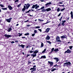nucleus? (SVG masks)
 I'll return each instance as SVG.
<instances>
[{"label":"nucleus","instance_id":"f257e3e1","mask_svg":"<svg viewBox=\"0 0 73 73\" xmlns=\"http://www.w3.org/2000/svg\"><path fill=\"white\" fill-rule=\"evenodd\" d=\"M38 52V50H33V51H32V53H33V54H32L31 56V57H33V58H34L35 57H36V56L37 54V53Z\"/></svg>","mask_w":73,"mask_h":73},{"label":"nucleus","instance_id":"f03ea898","mask_svg":"<svg viewBox=\"0 0 73 73\" xmlns=\"http://www.w3.org/2000/svg\"><path fill=\"white\" fill-rule=\"evenodd\" d=\"M64 65H65L66 66H67V67H68L70 65H71V63L70 62H66V63H64Z\"/></svg>","mask_w":73,"mask_h":73},{"label":"nucleus","instance_id":"7ed1b4c3","mask_svg":"<svg viewBox=\"0 0 73 73\" xmlns=\"http://www.w3.org/2000/svg\"><path fill=\"white\" fill-rule=\"evenodd\" d=\"M72 53V51L70 50L69 49H68L67 50L65 51L64 53V54H66V53Z\"/></svg>","mask_w":73,"mask_h":73},{"label":"nucleus","instance_id":"20e7f679","mask_svg":"<svg viewBox=\"0 0 73 73\" xmlns=\"http://www.w3.org/2000/svg\"><path fill=\"white\" fill-rule=\"evenodd\" d=\"M25 5L26 6L27 9H28L29 8V7L31 6V5L29 4V3H27V4H25Z\"/></svg>","mask_w":73,"mask_h":73},{"label":"nucleus","instance_id":"39448f33","mask_svg":"<svg viewBox=\"0 0 73 73\" xmlns=\"http://www.w3.org/2000/svg\"><path fill=\"white\" fill-rule=\"evenodd\" d=\"M65 31H73V30L71 28H69L68 29H66V28H64Z\"/></svg>","mask_w":73,"mask_h":73},{"label":"nucleus","instance_id":"423d86ee","mask_svg":"<svg viewBox=\"0 0 73 73\" xmlns=\"http://www.w3.org/2000/svg\"><path fill=\"white\" fill-rule=\"evenodd\" d=\"M60 37L58 36H57L56 38V40H57V42H61V41L60 40Z\"/></svg>","mask_w":73,"mask_h":73},{"label":"nucleus","instance_id":"0eeeda50","mask_svg":"<svg viewBox=\"0 0 73 73\" xmlns=\"http://www.w3.org/2000/svg\"><path fill=\"white\" fill-rule=\"evenodd\" d=\"M4 36L5 37H7V38H8L9 37H11V35H7V34H5Z\"/></svg>","mask_w":73,"mask_h":73},{"label":"nucleus","instance_id":"6e6552de","mask_svg":"<svg viewBox=\"0 0 73 73\" xmlns=\"http://www.w3.org/2000/svg\"><path fill=\"white\" fill-rule=\"evenodd\" d=\"M48 64H50V67H52V66L53 65V62L48 61Z\"/></svg>","mask_w":73,"mask_h":73},{"label":"nucleus","instance_id":"1a4fd4ad","mask_svg":"<svg viewBox=\"0 0 73 73\" xmlns=\"http://www.w3.org/2000/svg\"><path fill=\"white\" fill-rule=\"evenodd\" d=\"M66 22V21H62V22H61L62 23L61 24L62 26H64L65 25V23Z\"/></svg>","mask_w":73,"mask_h":73},{"label":"nucleus","instance_id":"9d476101","mask_svg":"<svg viewBox=\"0 0 73 73\" xmlns=\"http://www.w3.org/2000/svg\"><path fill=\"white\" fill-rule=\"evenodd\" d=\"M12 19V18H9V19H6V21H7V22H8V23H10L11 22V19Z\"/></svg>","mask_w":73,"mask_h":73},{"label":"nucleus","instance_id":"9b49d317","mask_svg":"<svg viewBox=\"0 0 73 73\" xmlns=\"http://www.w3.org/2000/svg\"><path fill=\"white\" fill-rule=\"evenodd\" d=\"M8 7L9 9V10H10V11H11V10L13 9V8L11 7V6L10 5H8Z\"/></svg>","mask_w":73,"mask_h":73},{"label":"nucleus","instance_id":"f8f14e48","mask_svg":"<svg viewBox=\"0 0 73 73\" xmlns=\"http://www.w3.org/2000/svg\"><path fill=\"white\" fill-rule=\"evenodd\" d=\"M49 30H50V28H47L46 31H45V32L46 33H48L49 32Z\"/></svg>","mask_w":73,"mask_h":73},{"label":"nucleus","instance_id":"ddd939ff","mask_svg":"<svg viewBox=\"0 0 73 73\" xmlns=\"http://www.w3.org/2000/svg\"><path fill=\"white\" fill-rule=\"evenodd\" d=\"M32 11V12H34L35 11V10L33 9H31V10L30 9L28 11H27L26 12V13H29V12L31 11Z\"/></svg>","mask_w":73,"mask_h":73},{"label":"nucleus","instance_id":"4468645a","mask_svg":"<svg viewBox=\"0 0 73 73\" xmlns=\"http://www.w3.org/2000/svg\"><path fill=\"white\" fill-rule=\"evenodd\" d=\"M46 39V40H49L50 38V36H49V35H47L46 37L45 38Z\"/></svg>","mask_w":73,"mask_h":73},{"label":"nucleus","instance_id":"2eb2a0df","mask_svg":"<svg viewBox=\"0 0 73 73\" xmlns=\"http://www.w3.org/2000/svg\"><path fill=\"white\" fill-rule=\"evenodd\" d=\"M54 60H56V63L58 61H59V59L57 58H54Z\"/></svg>","mask_w":73,"mask_h":73},{"label":"nucleus","instance_id":"dca6fc26","mask_svg":"<svg viewBox=\"0 0 73 73\" xmlns=\"http://www.w3.org/2000/svg\"><path fill=\"white\" fill-rule=\"evenodd\" d=\"M42 58H46V56L45 55L42 56L40 58V59H42Z\"/></svg>","mask_w":73,"mask_h":73},{"label":"nucleus","instance_id":"f3484780","mask_svg":"<svg viewBox=\"0 0 73 73\" xmlns=\"http://www.w3.org/2000/svg\"><path fill=\"white\" fill-rule=\"evenodd\" d=\"M33 5V6L32 7V9H34V8H35L36 6L38 5L37 4H36L34 5Z\"/></svg>","mask_w":73,"mask_h":73},{"label":"nucleus","instance_id":"a211bd4d","mask_svg":"<svg viewBox=\"0 0 73 73\" xmlns=\"http://www.w3.org/2000/svg\"><path fill=\"white\" fill-rule=\"evenodd\" d=\"M70 15H71V17L72 19H73V12L71 11L70 13Z\"/></svg>","mask_w":73,"mask_h":73},{"label":"nucleus","instance_id":"6ab92c4d","mask_svg":"<svg viewBox=\"0 0 73 73\" xmlns=\"http://www.w3.org/2000/svg\"><path fill=\"white\" fill-rule=\"evenodd\" d=\"M52 4V3L51 2H50L48 3H47L46 4H45L46 6L47 5H50V4Z\"/></svg>","mask_w":73,"mask_h":73},{"label":"nucleus","instance_id":"aec40b11","mask_svg":"<svg viewBox=\"0 0 73 73\" xmlns=\"http://www.w3.org/2000/svg\"><path fill=\"white\" fill-rule=\"evenodd\" d=\"M50 11H51V9H50V8H48L46 9V11H47V12H48Z\"/></svg>","mask_w":73,"mask_h":73},{"label":"nucleus","instance_id":"412c9836","mask_svg":"<svg viewBox=\"0 0 73 73\" xmlns=\"http://www.w3.org/2000/svg\"><path fill=\"white\" fill-rule=\"evenodd\" d=\"M66 37L64 36V35L60 36V38H66Z\"/></svg>","mask_w":73,"mask_h":73},{"label":"nucleus","instance_id":"4be33fe9","mask_svg":"<svg viewBox=\"0 0 73 73\" xmlns=\"http://www.w3.org/2000/svg\"><path fill=\"white\" fill-rule=\"evenodd\" d=\"M46 9H44L42 10V12H46Z\"/></svg>","mask_w":73,"mask_h":73},{"label":"nucleus","instance_id":"5701e85b","mask_svg":"<svg viewBox=\"0 0 73 73\" xmlns=\"http://www.w3.org/2000/svg\"><path fill=\"white\" fill-rule=\"evenodd\" d=\"M11 30H12V28H10L8 29V32H11Z\"/></svg>","mask_w":73,"mask_h":73},{"label":"nucleus","instance_id":"b1692460","mask_svg":"<svg viewBox=\"0 0 73 73\" xmlns=\"http://www.w3.org/2000/svg\"><path fill=\"white\" fill-rule=\"evenodd\" d=\"M54 52H56V51H58V48L55 49L54 50Z\"/></svg>","mask_w":73,"mask_h":73},{"label":"nucleus","instance_id":"393cba45","mask_svg":"<svg viewBox=\"0 0 73 73\" xmlns=\"http://www.w3.org/2000/svg\"><path fill=\"white\" fill-rule=\"evenodd\" d=\"M24 46H25V45H24L23 44H21V47L22 48H24Z\"/></svg>","mask_w":73,"mask_h":73},{"label":"nucleus","instance_id":"a878e982","mask_svg":"<svg viewBox=\"0 0 73 73\" xmlns=\"http://www.w3.org/2000/svg\"><path fill=\"white\" fill-rule=\"evenodd\" d=\"M56 68H53L51 70V72H54V70H56Z\"/></svg>","mask_w":73,"mask_h":73},{"label":"nucleus","instance_id":"bb28decb","mask_svg":"<svg viewBox=\"0 0 73 73\" xmlns=\"http://www.w3.org/2000/svg\"><path fill=\"white\" fill-rule=\"evenodd\" d=\"M36 68L34 69L33 70H32L31 71V73H33V72H34V71H36Z\"/></svg>","mask_w":73,"mask_h":73},{"label":"nucleus","instance_id":"cd10ccee","mask_svg":"<svg viewBox=\"0 0 73 73\" xmlns=\"http://www.w3.org/2000/svg\"><path fill=\"white\" fill-rule=\"evenodd\" d=\"M39 6H35V9H37L38 8H39Z\"/></svg>","mask_w":73,"mask_h":73},{"label":"nucleus","instance_id":"c85d7f7f","mask_svg":"<svg viewBox=\"0 0 73 73\" xmlns=\"http://www.w3.org/2000/svg\"><path fill=\"white\" fill-rule=\"evenodd\" d=\"M44 46V44L42 42H41V47L42 48V47H43Z\"/></svg>","mask_w":73,"mask_h":73},{"label":"nucleus","instance_id":"c756f323","mask_svg":"<svg viewBox=\"0 0 73 73\" xmlns=\"http://www.w3.org/2000/svg\"><path fill=\"white\" fill-rule=\"evenodd\" d=\"M21 3L19 4V5H17V7H18V8H19V7H20V6H21Z\"/></svg>","mask_w":73,"mask_h":73},{"label":"nucleus","instance_id":"7c9ffc66","mask_svg":"<svg viewBox=\"0 0 73 73\" xmlns=\"http://www.w3.org/2000/svg\"><path fill=\"white\" fill-rule=\"evenodd\" d=\"M65 9V8L64 9H62L60 10V11L61 12H63Z\"/></svg>","mask_w":73,"mask_h":73},{"label":"nucleus","instance_id":"2f4dec72","mask_svg":"<svg viewBox=\"0 0 73 73\" xmlns=\"http://www.w3.org/2000/svg\"><path fill=\"white\" fill-rule=\"evenodd\" d=\"M46 42H48V43H49L50 44H52V42L50 41H48L47 40H46Z\"/></svg>","mask_w":73,"mask_h":73},{"label":"nucleus","instance_id":"473e14b6","mask_svg":"<svg viewBox=\"0 0 73 73\" xmlns=\"http://www.w3.org/2000/svg\"><path fill=\"white\" fill-rule=\"evenodd\" d=\"M2 9L3 10H7V8H2Z\"/></svg>","mask_w":73,"mask_h":73},{"label":"nucleus","instance_id":"72a5a7b5","mask_svg":"<svg viewBox=\"0 0 73 73\" xmlns=\"http://www.w3.org/2000/svg\"><path fill=\"white\" fill-rule=\"evenodd\" d=\"M29 33H26L24 35L25 36H27L28 35V36H29Z\"/></svg>","mask_w":73,"mask_h":73},{"label":"nucleus","instance_id":"f704fd0d","mask_svg":"<svg viewBox=\"0 0 73 73\" xmlns=\"http://www.w3.org/2000/svg\"><path fill=\"white\" fill-rule=\"evenodd\" d=\"M57 11L58 12H60V8H58L57 9Z\"/></svg>","mask_w":73,"mask_h":73},{"label":"nucleus","instance_id":"c9c22d12","mask_svg":"<svg viewBox=\"0 0 73 73\" xmlns=\"http://www.w3.org/2000/svg\"><path fill=\"white\" fill-rule=\"evenodd\" d=\"M19 35V37H20V36H22V33H18Z\"/></svg>","mask_w":73,"mask_h":73},{"label":"nucleus","instance_id":"e433bc0d","mask_svg":"<svg viewBox=\"0 0 73 73\" xmlns=\"http://www.w3.org/2000/svg\"><path fill=\"white\" fill-rule=\"evenodd\" d=\"M69 48L70 49H72V48H73V46H69Z\"/></svg>","mask_w":73,"mask_h":73},{"label":"nucleus","instance_id":"4c0bfd02","mask_svg":"<svg viewBox=\"0 0 73 73\" xmlns=\"http://www.w3.org/2000/svg\"><path fill=\"white\" fill-rule=\"evenodd\" d=\"M34 33H37V30H35L34 31Z\"/></svg>","mask_w":73,"mask_h":73},{"label":"nucleus","instance_id":"58836bf2","mask_svg":"<svg viewBox=\"0 0 73 73\" xmlns=\"http://www.w3.org/2000/svg\"><path fill=\"white\" fill-rule=\"evenodd\" d=\"M63 17V16H62L59 19V20H60V21H61V20H62V18Z\"/></svg>","mask_w":73,"mask_h":73},{"label":"nucleus","instance_id":"ea45409f","mask_svg":"<svg viewBox=\"0 0 73 73\" xmlns=\"http://www.w3.org/2000/svg\"><path fill=\"white\" fill-rule=\"evenodd\" d=\"M25 8H23L22 9V11H23V12H24L25 11Z\"/></svg>","mask_w":73,"mask_h":73},{"label":"nucleus","instance_id":"a19ab883","mask_svg":"<svg viewBox=\"0 0 73 73\" xmlns=\"http://www.w3.org/2000/svg\"><path fill=\"white\" fill-rule=\"evenodd\" d=\"M0 6L2 7H4V5H3L2 4H0Z\"/></svg>","mask_w":73,"mask_h":73},{"label":"nucleus","instance_id":"79ce46f5","mask_svg":"<svg viewBox=\"0 0 73 73\" xmlns=\"http://www.w3.org/2000/svg\"><path fill=\"white\" fill-rule=\"evenodd\" d=\"M35 69V68H31V69H30V70H33V69Z\"/></svg>","mask_w":73,"mask_h":73},{"label":"nucleus","instance_id":"37998d69","mask_svg":"<svg viewBox=\"0 0 73 73\" xmlns=\"http://www.w3.org/2000/svg\"><path fill=\"white\" fill-rule=\"evenodd\" d=\"M54 48H52V49L51 51L52 52V51H53V50H54Z\"/></svg>","mask_w":73,"mask_h":73},{"label":"nucleus","instance_id":"c03bdc74","mask_svg":"<svg viewBox=\"0 0 73 73\" xmlns=\"http://www.w3.org/2000/svg\"><path fill=\"white\" fill-rule=\"evenodd\" d=\"M44 8H45V7H42L40 9H44Z\"/></svg>","mask_w":73,"mask_h":73},{"label":"nucleus","instance_id":"a18cd8bd","mask_svg":"<svg viewBox=\"0 0 73 73\" xmlns=\"http://www.w3.org/2000/svg\"><path fill=\"white\" fill-rule=\"evenodd\" d=\"M38 21H44V20H41L40 19H38Z\"/></svg>","mask_w":73,"mask_h":73},{"label":"nucleus","instance_id":"49530a36","mask_svg":"<svg viewBox=\"0 0 73 73\" xmlns=\"http://www.w3.org/2000/svg\"><path fill=\"white\" fill-rule=\"evenodd\" d=\"M18 1H19V0H16L15 1V3H16V2H18Z\"/></svg>","mask_w":73,"mask_h":73},{"label":"nucleus","instance_id":"de8ad7c7","mask_svg":"<svg viewBox=\"0 0 73 73\" xmlns=\"http://www.w3.org/2000/svg\"><path fill=\"white\" fill-rule=\"evenodd\" d=\"M35 33H34V34H32V36H35Z\"/></svg>","mask_w":73,"mask_h":73},{"label":"nucleus","instance_id":"09e8293b","mask_svg":"<svg viewBox=\"0 0 73 73\" xmlns=\"http://www.w3.org/2000/svg\"><path fill=\"white\" fill-rule=\"evenodd\" d=\"M29 21V20H27L26 21H25V23H26L27 22H30V21Z\"/></svg>","mask_w":73,"mask_h":73},{"label":"nucleus","instance_id":"8fccbe9b","mask_svg":"<svg viewBox=\"0 0 73 73\" xmlns=\"http://www.w3.org/2000/svg\"><path fill=\"white\" fill-rule=\"evenodd\" d=\"M61 13H60L58 14V17H59V16H60L61 15Z\"/></svg>","mask_w":73,"mask_h":73},{"label":"nucleus","instance_id":"3c124183","mask_svg":"<svg viewBox=\"0 0 73 73\" xmlns=\"http://www.w3.org/2000/svg\"><path fill=\"white\" fill-rule=\"evenodd\" d=\"M38 30L39 31H40V32H41V31H42V30H41V29H38Z\"/></svg>","mask_w":73,"mask_h":73},{"label":"nucleus","instance_id":"603ef678","mask_svg":"<svg viewBox=\"0 0 73 73\" xmlns=\"http://www.w3.org/2000/svg\"><path fill=\"white\" fill-rule=\"evenodd\" d=\"M40 1H41V2H44V1H45V0H40Z\"/></svg>","mask_w":73,"mask_h":73},{"label":"nucleus","instance_id":"864d4df0","mask_svg":"<svg viewBox=\"0 0 73 73\" xmlns=\"http://www.w3.org/2000/svg\"><path fill=\"white\" fill-rule=\"evenodd\" d=\"M36 65H34V66H33V68H36Z\"/></svg>","mask_w":73,"mask_h":73},{"label":"nucleus","instance_id":"5fc2aeb1","mask_svg":"<svg viewBox=\"0 0 73 73\" xmlns=\"http://www.w3.org/2000/svg\"><path fill=\"white\" fill-rule=\"evenodd\" d=\"M9 27L10 28H12V25H11L10 24L9 25Z\"/></svg>","mask_w":73,"mask_h":73},{"label":"nucleus","instance_id":"6e6d98bb","mask_svg":"<svg viewBox=\"0 0 73 73\" xmlns=\"http://www.w3.org/2000/svg\"><path fill=\"white\" fill-rule=\"evenodd\" d=\"M11 43L12 44H13V43H15V42L14 41H13L11 42Z\"/></svg>","mask_w":73,"mask_h":73},{"label":"nucleus","instance_id":"4d7b16f0","mask_svg":"<svg viewBox=\"0 0 73 73\" xmlns=\"http://www.w3.org/2000/svg\"><path fill=\"white\" fill-rule=\"evenodd\" d=\"M52 53V51H50V52L49 53V54H51V53Z\"/></svg>","mask_w":73,"mask_h":73},{"label":"nucleus","instance_id":"13d9d810","mask_svg":"<svg viewBox=\"0 0 73 73\" xmlns=\"http://www.w3.org/2000/svg\"><path fill=\"white\" fill-rule=\"evenodd\" d=\"M29 52L30 53H32V50L30 51Z\"/></svg>","mask_w":73,"mask_h":73},{"label":"nucleus","instance_id":"bf43d9fd","mask_svg":"<svg viewBox=\"0 0 73 73\" xmlns=\"http://www.w3.org/2000/svg\"><path fill=\"white\" fill-rule=\"evenodd\" d=\"M56 68H57V69H56V70H58V66H56Z\"/></svg>","mask_w":73,"mask_h":73},{"label":"nucleus","instance_id":"052dcab7","mask_svg":"<svg viewBox=\"0 0 73 73\" xmlns=\"http://www.w3.org/2000/svg\"><path fill=\"white\" fill-rule=\"evenodd\" d=\"M59 4H62V2H59Z\"/></svg>","mask_w":73,"mask_h":73},{"label":"nucleus","instance_id":"680f3d73","mask_svg":"<svg viewBox=\"0 0 73 73\" xmlns=\"http://www.w3.org/2000/svg\"><path fill=\"white\" fill-rule=\"evenodd\" d=\"M15 42H19V41L17 40H16L15 41Z\"/></svg>","mask_w":73,"mask_h":73},{"label":"nucleus","instance_id":"e2e57ef3","mask_svg":"<svg viewBox=\"0 0 73 73\" xmlns=\"http://www.w3.org/2000/svg\"><path fill=\"white\" fill-rule=\"evenodd\" d=\"M29 56H30V54L28 55H27V56H26V57H27V58Z\"/></svg>","mask_w":73,"mask_h":73},{"label":"nucleus","instance_id":"0e129e2a","mask_svg":"<svg viewBox=\"0 0 73 73\" xmlns=\"http://www.w3.org/2000/svg\"><path fill=\"white\" fill-rule=\"evenodd\" d=\"M46 48H45L44 49V52H46Z\"/></svg>","mask_w":73,"mask_h":73},{"label":"nucleus","instance_id":"69168bd1","mask_svg":"<svg viewBox=\"0 0 73 73\" xmlns=\"http://www.w3.org/2000/svg\"><path fill=\"white\" fill-rule=\"evenodd\" d=\"M61 22L59 24L58 26H60L61 25Z\"/></svg>","mask_w":73,"mask_h":73},{"label":"nucleus","instance_id":"338daca9","mask_svg":"<svg viewBox=\"0 0 73 73\" xmlns=\"http://www.w3.org/2000/svg\"><path fill=\"white\" fill-rule=\"evenodd\" d=\"M24 8H25V9H26V7H25V5L24 6Z\"/></svg>","mask_w":73,"mask_h":73},{"label":"nucleus","instance_id":"774afa93","mask_svg":"<svg viewBox=\"0 0 73 73\" xmlns=\"http://www.w3.org/2000/svg\"><path fill=\"white\" fill-rule=\"evenodd\" d=\"M61 62H58V64H60V65H61Z\"/></svg>","mask_w":73,"mask_h":73}]
</instances>
